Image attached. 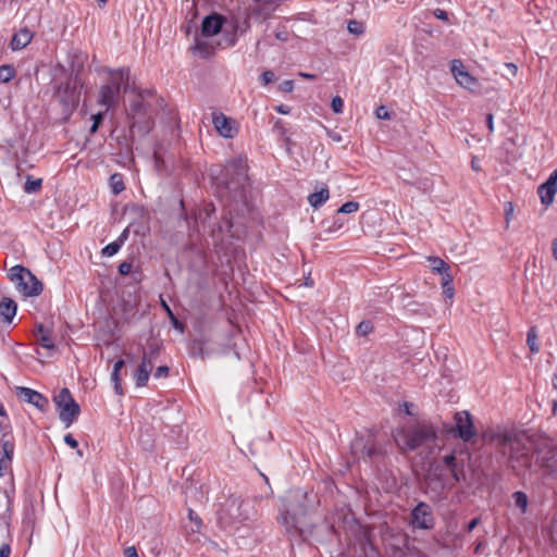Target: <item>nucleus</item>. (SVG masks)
<instances>
[{"instance_id":"f257e3e1","label":"nucleus","mask_w":557,"mask_h":557,"mask_svg":"<svg viewBox=\"0 0 557 557\" xmlns=\"http://www.w3.org/2000/svg\"><path fill=\"white\" fill-rule=\"evenodd\" d=\"M482 437L500 448L503 456L507 458L513 470L519 471L530 467L533 442L525 432L497 426L486 430Z\"/></svg>"},{"instance_id":"f03ea898","label":"nucleus","mask_w":557,"mask_h":557,"mask_svg":"<svg viewBox=\"0 0 557 557\" xmlns=\"http://www.w3.org/2000/svg\"><path fill=\"white\" fill-rule=\"evenodd\" d=\"M306 499L307 494L300 490L289 492L283 499L278 522L290 535L302 533L304 518L307 515Z\"/></svg>"},{"instance_id":"7ed1b4c3","label":"nucleus","mask_w":557,"mask_h":557,"mask_svg":"<svg viewBox=\"0 0 557 557\" xmlns=\"http://www.w3.org/2000/svg\"><path fill=\"white\" fill-rule=\"evenodd\" d=\"M436 433L431 424L422 423L412 428H403L394 433V441L403 450H413L424 443L433 442Z\"/></svg>"},{"instance_id":"20e7f679","label":"nucleus","mask_w":557,"mask_h":557,"mask_svg":"<svg viewBox=\"0 0 557 557\" xmlns=\"http://www.w3.org/2000/svg\"><path fill=\"white\" fill-rule=\"evenodd\" d=\"M109 75V83L100 88L98 99V103L104 107L106 111L116 106L121 88L124 87L126 89L129 78V70H110Z\"/></svg>"},{"instance_id":"39448f33","label":"nucleus","mask_w":557,"mask_h":557,"mask_svg":"<svg viewBox=\"0 0 557 557\" xmlns=\"http://www.w3.org/2000/svg\"><path fill=\"white\" fill-rule=\"evenodd\" d=\"M9 277L18 293L25 297H36L42 292L41 282L28 269L22 265L11 268Z\"/></svg>"},{"instance_id":"423d86ee","label":"nucleus","mask_w":557,"mask_h":557,"mask_svg":"<svg viewBox=\"0 0 557 557\" xmlns=\"http://www.w3.org/2000/svg\"><path fill=\"white\" fill-rule=\"evenodd\" d=\"M59 418L66 428L71 426L79 414V406L67 388H62L54 397Z\"/></svg>"},{"instance_id":"0eeeda50","label":"nucleus","mask_w":557,"mask_h":557,"mask_svg":"<svg viewBox=\"0 0 557 557\" xmlns=\"http://www.w3.org/2000/svg\"><path fill=\"white\" fill-rule=\"evenodd\" d=\"M81 88V79L77 76L70 77L58 87L57 96L64 106L75 108L79 102Z\"/></svg>"},{"instance_id":"6e6552de","label":"nucleus","mask_w":557,"mask_h":557,"mask_svg":"<svg viewBox=\"0 0 557 557\" xmlns=\"http://www.w3.org/2000/svg\"><path fill=\"white\" fill-rule=\"evenodd\" d=\"M450 72L460 87L471 92H478L481 89L479 79L468 72L462 61L453 60L450 62Z\"/></svg>"},{"instance_id":"1a4fd4ad","label":"nucleus","mask_w":557,"mask_h":557,"mask_svg":"<svg viewBox=\"0 0 557 557\" xmlns=\"http://www.w3.org/2000/svg\"><path fill=\"white\" fill-rule=\"evenodd\" d=\"M212 124L218 134L226 139H233L239 132V123L220 111L212 112Z\"/></svg>"},{"instance_id":"9d476101","label":"nucleus","mask_w":557,"mask_h":557,"mask_svg":"<svg viewBox=\"0 0 557 557\" xmlns=\"http://www.w3.org/2000/svg\"><path fill=\"white\" fill-rule=\"evenodd\" d=\"M455 431L463 442H470L476 434L473 418L467 410L457 411L454 414Z\"/></svg>"},{"instance_id":"9b49d317","label":"nucleus","mask_w":557,"mask_h":557,"mask_svg":"<svg viewBox=\"0 0 557 557\" xmlns=\"http://www.w3.org/2000/svg\"><path fill=\"white\" fill-rule=\"evenodd\" d=\"M411 524L414 528L428 530L434 524V518L429 505L419 503L411 511Z\"/></svg>"},{"instance_id":"f8f14e48","label":"nucleus","mask_w":557,"mask_h":557,"mask_svg":"<svg viewBox=\"0 0 557 557\" xmlns=\"http://www.w3.org/2000/svg\"><path fill=\"white\" fill-rule=\"evenodd\" d=\"M557 193V170L554 171L548 180L539 186L537 194L541 198V202L544 206L553 203L555 195Z\"/></svg>"},{"instance_id":"ddd939ff","label":"nucleus","mask_w":557,"mask_h":557,"mask_svg":"<svg viewBox=\"0 0 557 557\" xmlns=\"http://www.w3.org/2000/svg\"><path fill=\"white\" fill-rule=\"evenodd\" d=\"M151 370L152 360L147 354H144L140 364L133 374L137 387H143L147 384Z\"/></svg>"},{"instance_id":"4468645a","label":"nucleus","mask_w":557,"mask_h":557,"mask_svg":"<svg viewBox=\"0 0 557 557\" xmlns=\"http://www.w3.org/2000/svg\"><path fill=\"white\" fill-rule=\"evenodd\" d=\"M222 16L218 14H211L205 17V20L202 21L201 35L206 37L214 36L222 29Z\"/></svg>"},{"instance_id":"2eb2a0df","label":"nucleus","mask_w":557,"mask_h":557,"mask_svg":"<svg viewBox=\"0 0 557 557\" xmlns=\"http://www.w3.org/2000/svg\"><path fill=\"white\" fill-rule=\"evenodd\" d=\"M20 395L21 397H23L25 401L34 405L36 408L40 410H44L45 407L48 405L47 398H45L40 393L28 387H21Z\"/></svg>"},{"instance_id":"dca6fc26","label":"nucleus","mask_w":557,"mask_h":557,"mask_svg":"<svg viewBox=\"0 0 557 557\" xmlns=\"http://www.w3.org/2000/svg\"><path fill=\"white\" fill-rule=\"evenodd\" d=\"M16 304L10 298L0 301V323L10 324L16 314Z\"/></svg>"},{"instance_id":"f3484780","label":"nucleus","mask_w":557,"mask_h":557,"mask_svg":"<svg viewBox=\"0 0 557 557\" xmlns=\"http://www.w3.org/2000/svg\"><path fill=\"white\" fill-rule=\"evenodd\" d=\"M36 336H37V342L40 345V347L44 349H47L49 351V354H47V356H50L51 352L54 351L55 346H54V343H53V339L51 337L49 330H47L42 325H40L38 327V333Z\"/></svg>"},{"instance_id":"a211bd4d","label":"nucleus","mask_w":557,"mask_h":557,"mask_svg":"<svg viewBox=\"0 0 557 557\" xmlns=\"http://www.w3.org/2000/svg\"><path fill=\"white\" fill-rule=\"evenodd\" d=\"M33 35L28 29H21L16 33L11 41L13 50H20L25 48L32 41Z\"/></svg>"},{"instance_id":"6ab92c4d","label":"nucleus","mask_w":557,"mask_h":557,"mask_svg":"<svg viewBox=\"0 0 557 557\" xmlns=\"http://www.w3.org/2000/svg\"><path fill=\"white\" fill-rule=\"evenodd\" d=\"M330 198V191L326 186L322 187L320 190L314 191L308 196V202L314 209L320 208L324 205Z\"/></svg>"},{"instance_id":"aec40b11","label":"nucleus","mask_w":557,"mask_h":557,"mask_svg":"<svg viewBox=\"0 0 557 557\" xmlns=\"http://www.w3.org/2000/svg\"><path fill=\"white\" fill-rule=\"evenodd\" d=\"M428 261L431 264L432 271L437 274H441L442 277L445 276V274H450L449 265L440 257H428Z\"/></svg>"},{"instance_id":"412c9836","label":"nucleus","mask_w":557,"mask_h":557,"mask_svg":"<svg viewBox=\"0 0 557 557\" xmlns=\"http://www.w3.org/2000/svg\"><path fill=\"white\" fill-rule=\"evenodd\" d=\"M189 524L186 525V531L189 534H199L202 528L201 518L193 510H188Z\"/></svg>"},{"instance_id":"4be33fe9","label":"nucleus","mask_w":557,"mask_h":557,"mask_svg":"<svg viewBox=\"0 0 557 557\" xmlns=\"http://www.w3.org/2000/svg\"><path fill=\"white\" fill-rule=\"evenodd\" d=\"M351 450L357 456H371L373 446L363 444L362 438H356L351 444Z\"/></svg>"},{"instance_id":"5701e85b","label":"nucleus","mask_w":557,"mask_h":557,"mask_svg":"<svg viewBox=\"0 0 557 557\" xmlns=\"http://www.w3.org/2000/svg\"><path fill=\"white\" fill-rule=\"evenodd\" d=\"M146 106L141 100H137L135 103H133L128 110V117L132 120V126H135V124L138 121V117L143 114H145Z\"/></svg>"},{"instance_id":"b1692460","label":"nucleus","mask_w":557,"mask_h":557,"mask_svg":"<svg viewBox=\"0 0 557 557\" xmlns=\"http://www.w3.org/2000/svg\"><path fill=\"white\" fill-rule=\"evenodd\" d=\"M161 306L164 309V311L166 312L173 327L175 330L180 331L181 333H183L184 332L183 323L178 321V319L175 317V314L173 313L170 306L168 305V302L164 299H161Z\"/></svg>"},{"instance_id":"393cba45","label":"nucleus","mask_w":557,"mask_h":557,"mask_svg":"<svg viewBox=\"0 0 557 557\" xmlns=\"http://www.w3.org/2000/svg\"><path fill=\"white\" fill-rule=\"evenodd\" d=\"M442 289L443 294L447 298H453L455 295V288L453 285V276L451 274H445V276L442 277Z\"/></svg>"},{"instance_id":"a878e982","label":"nucleus","mask_w":557,"mask_h":557,"mask_svg":"<svg viewBox=\"0 0 557 557\" xmlns=\"http://www.w3.org/2000/svg\"><path fill=\"white\" fill-rule=\"evenodd\" d=\"M324 230L329 233H335L344 226V221L339 216L335 215L332 221H323Z\"/></svg>"},{"instance_id":"bb28decb","label":"nucleus","mask_w":557,"mask_h":557,"mask_svg":"<svg viewBox=\"0 0 557 557\" xmlns=\"http://www.w3.org/2000/svg\"><path fill=\"white\" fill-rule=\"evenodd\" d=\"M443 462L449 469L453 478L456 481H459L460 478H459V474H458L457 469H456V457H455V455L451 453L449 455L444 456Z\"/></svg>"},{"instance_id":"cd10ccee","label":"nucleus","mask_w":557,"mask_h":557,"mask_svg":"<svg viewBox=\"0 0 557 557\" xmlns=\"http://www.w3.org/2000/svg\"><path fill=\"white\" fill-rule=\"evenodd\" d=\"M110 186H111L114 195H119L121 191H123L125 187H124L122 175H120L117 173L111 175Z\"/></svg>"},{"instance_id":"c85d7f7f","label":"nucleus","mask_w":557,"mask_h":557,"mask_svg":"<svg viewBox=\"0 0 557 557\" xmlns=\"http://www.w3.org/2000/svg\"><path fill=\"white\" fill-rule=\"evenodd\" d=\"M42 181L41 178H32L27 177L25 185H24V191L27 194H34L37 193L41 188Z\"/></svg>"},{"instance_id":"c756f323","label":"nucleus","mask_w":557,"mask_h":557,"mask_svg":"<svg viewBox=\"0 0 557 557\" xmlns=\"http://www.w3.org/2000/svg\"><path fill=\"white\" fill-rule=\"evenodd\" d=\"M15 76V70L11 65L0 66V83H9Z\"/></svg>"},{"instance_id":"7c9ffc66","label":"nucleus","mask_w":557,"mask_h":557,"mask_svg":"<svg viewBox=\"0 0 557 557\" xmlns=\"http://www.w3.org/2000/svg\"><path fill=\"white\" fill-rule=\"evenodd\" d=\"M513 499L517 507L521 509L522 512H525L528 507V496L523 492H515Z\"/></svg>"},{"instance_id":"2f4dec72","label":"nucleus","mask_w":557,"mask_h":557,"mask_svg":"<svg viewBox=\"0 0 557 557\" xmlns=\"http://www.w3.org/2000/svg\"><path fill=\"white\" fill-rule=\"evenodd\" d=\"M191 49L195 52L200 53L202 57H208L211 53L207 47V44L199 37L195 39V44Z\"/></svg>"},{"instance_id":"473e14b6","label":"nucleus","mask_w":557,"mask_h":557,"mask_svg":"<svg viewBox=\"0 0 557 557\" xmlns=\"http://www.w3.org/2000/svg\"><path fill=\"white\" fill-rule=\"evenodd\" d=\"M240 507H242V503L233 499L227 503L225 510L230 513L231 518H233L235 520L236 519L240 520V515H235V512H234V511L237 512L240 509Z\"/></svg>"},{"instance_id":"72a5a7b5","label":"nucleus","mask_w":557,"mask_h":557,"mask_svg":"<svg viewBox=\"0 0 557 557\" xmlns=\"http://www.w3.org/2000/svg\"><path fill=\"white\" fill-rule=\"evenodd\" d=\"M358 209H359V203L357 201H347L339 207V209L337 210V213L349 214V213L357 212Z\"/></svg>"},{"instance_id":"f704fd0d","label":"nucleus","mask_w":557,"mask_h":557,"mask_svg":"<svg viewBox=\"0 0 557 557\" xmlns=\"http://www.w3.org/2000/svg\"><path fill=\"white\" fill-rule=\"evenodd\" d=\"M348 32L354 35H362L364 33V25L358 21H350L347 25Z\"/></svg>"},{"instance_id":"c9c22d12","label":"nucleus","mask_w":557,"mask_h":557,"mask_svg":"<svg viewBox=\"0 0 557 557\" xmlns=\"http://www.w3.org/2000/svg\"><path fill=\"white\" fill-rule=\"evenodd\" d=\"M111 381L113 383L114 391L117 395H123L122 381L119 371L112 370Z\"/></svg>"},{"instance_id":"e433bc0d","label":"nucleus","mask_w":557,"mask_h":557,"mask_svg":"<svg viewBox=\"0 0 557 557\" xmlns=\"http://www.w3.org/2000/svg\"><path fill=\"white\" fill-rule=\"evenodd\" d=\"M373 331V326L370 321H362L358 324L356 332L360 336H366Z\"/></svg>"},{"instance_id":"4c0bfd02","label":"nucleus","mask_w":557,"mask_h":557,"mask_svg":"<svg viewBox=\"0 0 557 557\" xmlns=\"http://www.w3.org/2000/svg\"><path fill=\"white\" fill-rule=\"evenodd\" d=\"M2 448H3V451L1 453V456L7 457V463L9 465L12 459L13 453H14V445L11 442L5 441L3 443Z\"/></svg>"},{"instance_id":"58836bf2","label":"nucleus","mask_w":557,"mask_h":557,"mask_svg":"<svg viewBox=\"0 0 557 557\" xmlns=\"http://www.w3.org/2000/svg\"><path fill=\"white\" fill-rule=\"evenodd\" d=\"M331 107L334 113L339 114L343 112L344 101L339 96L332 98Z\"/></svg>"},{"instance_id":"ea45409f","label":"nucleus","mask_w":557,"mask_h":557,"mask_svg":"<svg viewBox=\"0 0 557 557\" xmlns=\"http://www.w3.org/2000/svg\"><path fill=\"white\" fill-rule=\"evenodd\" d=\"M276 79L275 77V74L274 72L272 71H264L261 75H260V82L262 83V85L267 86L271 83H273L274 81Z\"/></svg>"},{"instance_id":"a19ab883","label":"nucleus","mask_w":557,"mask_h":557,"mask_svg":"<svg viewBox=\"0 0 557 557\" xmlns=\"http://www.w3.org/2000/svg\"><path fill=\"white\" fill-rule=\"evenodd\" d=\"M120 249V245L117 243H110L102 249V253L108 257L114 256Z\"/></svg>"},{"instance_id":"79ce46f5","label":"nucleus","mask_w":557,"mask_h":557,"mask_svg":"<svg viewBox=\"0 0 557 557\" xmlns=\"http://www.w3.org/2000/svg\"><path fill=\"white\" fill-rule=\"evenodd\" d=\"M375 116L379 119V120H389L391 119V113H389V110L387 107L385 106H380L376 110H375Z\"/></svg>"},{"instance_id":"37998d69","label":"nucleus","mask_w":557,"mask_h":557,"mask_svg":"<svg viewBox=\"0 0 557 557\" xmlns=\"http://www.w3.org/2000/svg\"><path fill=\"white\" fill-rule=\"evenodd\" d=\"M294 87H295L294 81L287 79V81L282 82L278 85V90L282 91V92L288 94V92H292L294 90Z\"/></svg>"},{"instance_id":"c03bdc74","label":"nucleus","mask_w":557,"mask_h":557,"mask_svg":"<svg viewBox=\"0 0 557 557\" xmlns=\"http://www.w3.org/2000/svg\"><path fill=\"white\" fill-rule=\"evenodd\" d=\"M103 120V113L102 112H98L97 114H94L92 115V125L90 127V132L91 133H96L99 125L101 124Z\"/></svg>"},{"instance_id":"a18cd8bd","label":"nucleus","mask_w":557,"mask_h":557,"mask_svg":"<svg viewBox=\"0 0 557 557\" xmlns=\"http://www.w3.org/2000/svg\"><path fill=\"white\" fill-rule=\"evenodd\" d=\"M528 344H529L530 349H531L532 352H537L539 351V347L536 345V336L532 332L528 333Z\"/></svg>"},{"instance_id":"49530a36","label":"nucleus","mask_w":557,"mask_h":557,"mask_svg":"<svg viewBox=\"0 0 557 557\" xmlns=\"http://www.w3.org/2000/svg\"><path fill=\"white\" fill-rule=\"evenodd\" d=\"M512 214H513V206L511 202H507L505 205V220H506V226L508 227L509 223H510V220L512 218Z\"/></svg>"},{"instance_id":"de8ad7c7","label":"nucleus","mask_w":557,"mask_h":557,"mask_svg":"<svg viewBox=\"0 0 557 557\" xmlns=\"http://www.w3.org/2000/svg\"><path fill=\"white\" fill-rule=\"evenodd\" d=\"M64 442L66 445H69L71 448H77L78 446V443L77 441L73 437L72 434H66L64 436Z\"/></svg>"},{"instance_id":"09e8293b","label":"nucleus","mask_w":557,"mask_h":557,"mask_svg":"<svg viewBox=\"0 0 557 557\" xmlns=\"http://www.w3.org/2000/svg\"><path fill=\"white\" fill-rule=\"evenodd\" d=\"M169 374V368L166 366H160L154 372L156 377L166 376Z\"/></svg>"},{"instance_id":"8fccbe9b","label":"nucleus","mask_w":557,"mask_h":557,"mask_svg":"<svg viewBox=\"0 0 557 557\" xmlns=\"http://www.w3.org/2000/svg\"><path fill=\"white\" fill-rule=\"evenodd\" d=\"M132 270V264L131 263H127V262H123L120 264L119 267V272L123 275H126L131 272Z\"/></svg>"},{"instance_id":"3c124183","label":"nucleus","mask_w":557,"mask_h":557,"mask_svg":"<svg viewBox=\"0 0 557 557\" xmlns=\"http://www.w3.org/2000/svg\"><path fill=\"white\" fill-rule=\"evenodd\" d=\"M434 16L437 17L438 20H442V21H448L447 12L444 11V10H441V9H436L434 11Z\"/></svg>"},{"instance_id":"603ef678","label":"nucleus","mask_w":557,"mask_h":557,"mask_svg":"<svg viewBox=\"0 0 557 557\" xmlns=\"http://www.w3.org/2000/svg\"><path fill=\"white\" fill-rule=\"evenodd\" d=\"M274 109H275V111L277 113H281V114H284V115H287V114L290 113V108L288 106H285V104H278Z\"/></svg>"},{"instance_id":"864d4df0","label":"nucleus","mask_w":557,"mask_h":557,"mask_svg":"<svg viewBox=\"0 0 557 557\" xmlns=\"http://www.w3.org/2000/svg\"><path fill=\"white\" fill-rule=\"evenodd\" d=\"M125 557H139L134 546H129L124 552Z\"/></svg>"},{"instance_id":"5fc2aeb1","label":"nucleus","mask_w":557,"mask_h":557,"mask_svg":"<svg viewBox=\"0 0 557 557\" xmlns=\"http://www.w3.org/2000/svg\"><path fill=\"white\" fill-rule=\"evenodd\" d=\"M505 67L509 71L511 76H516L518 73V67L513 63H505Z\"/></svg>"},{"instance_id":"6e6d98bb","label":"nucleus","mask_w":557,"mask_h":557,"mask_svg":"<svg viewBox=\"0 0 557 557\" xmlns=\"http://www.w3.org/2000/svg\"><path fill=\"white\" fill-rule=\"evenodd\" d=\"M10 553H11V548L9 545L7 544H3L1 547H0V557H9L10 556Z\"/></svg>"},{"instance_id":"4d7b16f0","label":"nucleus","mask_w":557,"mask_h":557,"mask_svg":"<svg viewBox=\"0 0 557 557\" xmlns=\"http://www.w3.org/2000/svg\"><path fill=\"white\" fill-rule=\"evenodd\" d=\"M327 135H329V137H330L333 141H336V143L342 141V136H341L338 133H336V132L327 131Z\"/></svg>"},{"instance_id":"13d9d810","label":"nucleus","mask_w":557,"mask_h":557,"mask_svg":"<svg viewBox=\"0 0 557 557\" xmlns=\"http://www.w3.org/2000/svg\"><path fill=\"white\" fill-rule=\"evenodd\" d=\"M471 169L475 172L481 171L480 161L476 157H473L471 160Z\"/></svg>"},{"instance_id":"bf43d9fd","label":"nucleus","mask_w":557,"mask_h":557,"mask_svg":"<svg viewBox=\"0 0 557 557\" xmlns=\"http://www.w3.org/2000/svg\"><path fill=\"white\" fill-rule=\"evenodd\" d=\"M486 122H487L488 131L493 132L494 131L493 114H487Z\"/></svg>"},{"instance_id":"052dcab7","label":"nucleus","mask_w":557,"mask_h":557,"mask_svg":"<svg viewBox=\"0 0 557 557\" xmlns=\"http://www.w3.org/2000/svg\"><path fill=\"white\" fill-rule=\"evenodd\" d=\"M124 367V360H117L114 366H113V370L114 371H121V369Z\"/></svg>"},{"instance_id":"680f3d73","label":"nucleus","mask_w":557,"mask_h":557,"mask_svg":"<svg viewBox=\"0 0 557 557\" xmlns=\"http://www.w3.org/2000/svg\"><path fill=\"white\" fill-rule=\"evenodd\" d=\"M552 252L554 258L557 260V237L552 243Z\"/></svg>"},{"instance_id":"e2e57ef3","label":"nucleus","mask_w":557,"mask_h":557,"mask_svg":"<svg viewBox=\"0 0 557 557\" xmlns=\"http://www.w3.org/2000/svg\"><path fill=\"white\" fill-rule=\"evenodd\" d=\"M479 523V519L474 518L472 519L468 524V531H472Z\"/></svg>"},{"instance_id":"0e129e2a","label":"nucleus","mask_w":557,"mask_h":557,"mask_svg":"<svg viewBox=\"0 0 557 557\" xmlns=\"http://www.w3.org/2000/svg\"><path fill=\"white\" fill-rule=\"evenodd\" d=\"M403 407H404L405 412H406L407 414H409V416H410V414H412L411 409H410V408L412 407V405H411V404H409V403H404Z\"/></svg>"},{"instance_id":"69168bd1","label":"nucleus","mask_w":557,"mask_h":557,"mask_svg":"<svg viewBox=\"0 0 557 557\" xmlns=\"http://www.w3.org/2000/svg\"><path fill=\"white\" fill-rule=\"evenodd\" d=\"M299 76H301V77H304L306 79H313V78H315V76L313 74L304 73V72H300Z\"/></svg>"},{"instance_id":"338daca9","label":"nucleus","mask_w":557,"mask_h":557,"mask_svg":"<svg viewBox=\"0 0 557 557\" xmlns=\"http://www.w3.org/2000/svg\"><path fill=\"white\" fill-rule=\"evenodd\" d=\"M276 38H277V39H280V40H285V39H286V37H285V36H283V35H282V34H280V33H278V34H276Z\"/></svg>"},{"instance_id":"774afa93","label":"nucleus","mask_w":557,"mask_h":557,"mask_svg":"<svg viewBox=\"0 0 557 557\" xmlns=\"http://www.w3.org/2000/svg\"><path fill=\"white\" fill-rule=\"evenodd\" d=\"M97 1H98L101 5H104V4L108 2V0H97Z\"/></svg>"}]
</instances>
